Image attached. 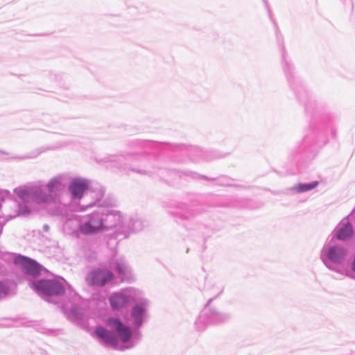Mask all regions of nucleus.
Here are the masks:
<instances>
[{
    "label": "nucleus",
    "instance_id": "f257e3e1",
    "mask_svg": "<svg viewBox=\"0 0 355 355\" xmlns=\"http://www.w3.org/2000/svg\"><path fill=\"white\" fill-rule=\"evenodd\" d=\"M276 37L282 53V64L290 87L299 101L304 102V109L309 123L302 140L303 149L314 152L322 148L329 142V134L336 137V129L332 123L336 116L330 112L323 103L309 96L301 79L296 76L295 69L290 62L283 44L282 35L276 29Z\"/></svg>",
    "mask_w": 355,
    "mask_h": 355
},
{
    "label": "nucleus",
    "instance_id": "f03ea898",
    "mask_svg": "<svg viewBox=\"0 0 355 355\" xmlns=\"http://www.w3.org/2000/svg\"><path fill=\"white\" fill-rule=\"evenodd\" d=\"M130 311V322L132 327L123 324L117 318H109L107 325L112 329L107 330L99 326L95 329L96 336L100 338L105 346H110L114 349L124 351L135 347L141 340L142 334L139 329L148 320V309L149 300L147 298L138 296V300L134 302Z\"/></svg>",
    "mask_w": 355,
    "mask_h": 355
},
{
    "label": "nucleus",
    "instance_id": "7ed1b4c3",
    "mask_svg": "<svg viewBox=\"0 0 355 355\" xmlns=\"http://www.w3.org/2000/svg\"><path fill=\"white\" fill-rule=\"evenodd\" d=\"M139 145L145 149L144 153L108 155L103 158V161L109 163L111 167H114L125 173L132 171L141 175H151L153 173H157L159 176H163L164 172L161 169L157 168L148 160L145 154H155L168 146V144L142 141L139 142Z\"/></svg>",
    "mask_w": 355,
    "mask_h": 355
},
{
    "label": "nucleus",
    "instance_id": "20e7f679",
    "mask_svg": "<svg viewBox=\"0 0 355 355\" xmlns=\"http://www.w3.org/2000/svg\"><path fill=\"white\" fill-rule=\"evenodd\" d=\"M348 248L340 243L329 242L323 246L320 251V259L324 265L330 270L345 275L352 279L355 276L342 265L348 254Z\"/></svg>",
    "mask_w": 355,
    "mask_h": 355
},
{
    "label": "nucleus",
    "instance_id": "39448f33",
    "mask_svg": "<svg viewBox=\"0 0 355 355\" xmlns=\"http://www.w3.org/2000/svg\"><path fill=\"white\" fill-rule=\"evenodd\" d=\"M89 181L80 178H73L69 185V191L73 199L80 200L84 196V202L87 198H91V201L80 204L81 211H85L95 205H103V203H101V200L105 194L104 189L100 188L96 191H92L89 189Z\"/></svg>",
    "mask_w": 355,
    "mask_h": 355
},
{
    "label": "nucleus",
    "instance_id": "423d86ee",
    "mask_svg": "<svg viewBox=\"0 0 355 355\" xmlns=\"http://www.w3.org/2000/svg\"><path fill=\"white\" fill-rule=\"evenodd\" d=\"M64 278L59 279H41L33 283V288L42 296L46 301L56 303L51 300L53 297H59L63 295L66 291Z\"/></svg>",
    "mask_w": 355,
    "mask_h": 355
},
{
    "label": "nucleus",
    "instance_id": "0eeeda50",
    "mask_svg": "<svg viewBox=\"0 0 355 355\" xmlns=\"http://www.w3.org/2000/svg\"><path fill=\"white\" fill-rule=\"evenodd\" d=\"M213 300L214 297H211L208 300L196 321V327L198 331H204L208 325L225 322L231 317L230 314L227 313L220 312L216 308L209 306V304Z\"/></svg>",
    "mask_w": 355,
    "mask_h": 355
},
{
    "label": "nucleus",
    "instance_id": "6e6552de",
    "mask_svg": "<svg viewBox=\"0 0 355 355\" xmlns=\"http://www.w3.org/2000/svg\"><path fill=\"white\" fill-rule=\"evenodd\" d=\"M43 184H38L29 188H15L14 193L24 203L35 202L37 204L51 202L54 200L53 194L46 192L43 189Z\"/></svg>",
    "mask_w": 355,
    "mask_h": 355
},
{
    "label": "nucleus",
    "instance_id": "1a4fd4ad",
    "mask_svg": "<svg viewBox=\"0 0 355 355\" xmlns=\"http://www.w3.org/2000/svg\"><path fill=\"white\" fill-rule=\"evenodd\" d=\"M103 214L100 207L91 214L82 216L78 225V230L83 235L92 236L104 232Z\"/></svg>",
    "mask_w": 355,
    "mask_h": 355
},
{
    "label": "nucleus",
    "instance_id": "9d476101",
    "mask_svg": "<svg viewBox=\"0 0 355 355\" xmlns=\"http://www.w3.org/2000/svg\"><path fill=\"white\" fill-rule=\"evenodd\" d=\"M139 295H141L139 290L130 287L112 293L108 300L113 310L120 311L130 303L137 301Z\"/></svg>",
    "mask_w": 355,
    "mask_h": 355
},
{
    "label": "nucleus",
    "instance_id": "9b49d317",
    "mask_svg": "<svg viewBox=\"0 0 355 355\" xmlns=\"http://www.w3.org/2000/svg\"><path fill=\"white\" fill-rule=\"evenodd\" d=\"M202 212L198 207H189L184 202L173 203L168 209V214L176 222L182 220H197Z\"/></svg>",
    "mask_w": 355,
    "mask_h": 355
},
{
    "label": "nucleus",
    "instance_id": "f8f14e48",
    "mask_svg": "<svg viewBox=\"0 0 355 355\" xmlns=\"http://www.w3.org/2000/svg\"><path fill=\"white\" fill-rule=\"evenodd\" d=\"M68 297L71 306L68 309L67 305L64 304V313L68 320L78 323L83 320L85 313V309L83 307V300L80 295L71 288L68 289Z\"/></svg>",
    "mask_w": 355,
    "mask_h": 355
},
{
    "label": "nucleus",
    "instance_id": "ddd939ff",
    "mask_svg": "<svg viewBox=\"0 0 355 355\" xmlns=\"http://www.w3.org/2000/svg\"><path fill=\"white\" fill-rule=\"evenodd\" d=\"M114 279V274L111 270L103 267H96L87 273L85 281L89 286L103 287Z\"/></svg>",
    "mask_w": 355,
    "mask_h": 355
},
{
    "label": "nucleus",
    "instance_id": "4468645a",
    "mask_svg": "<svg viewBox=\"0 0 355 355\" xmlns=\"http://www.w3.org/2000/svg\"><path fill=\"white\" fill-rule=\"evenodd\" d=\"M352 214V212L346 216L332 232L331 242H333L334 239L340 241H347L352 239L354 234L353 225L349 221L344 222V220L348 219Z\"/></svg>",
    "mask_w": 355,
    "mask_h": 355
},
{
    "label": "nucleus",
    "instance_id": "2eb2a0df",
    "mask_svg": "<svg viewBox=\"0 0 355 355\" xmlns=\"http://www.w3.org/2000/svg\"><path fill=\"white\" fill-rule=\"evenodd\" d=\"M103 205H98L101 209V213L103 214V229L104 232L116 227L121 222V215L119 211L108 209L105 207L107 204L105 202H101Z\"/></svg>",
    "mask_w": 355,
    "mask_h": 355
},
{
    "label": "nucleus",
    "instance_id": "dca6fc26",
    "mask_svg": "<svg viewBox=\"0 0 355 355\" xmlns=\"http://www.w3.org/2000/svg\"><path fill=\"white\" fill-rule=\"evenodd\" d=\"M14 263L22 267V270L27 275L37 277L40 274V265L34 259L28 257L16 254L14 257Z\"/></svg>",
    "mask_w": 355,
    "mask_h": 355
},
{
    "label": "nucleus",
    "instance_id": "f3484780",
    "mask_svg": "<svg viewBox=\"0 0 355 355\" xmlns=\"http://www.w3.org/2000/svg\"><path fill=\"white\" fill-rule=\"evenodd\" d=\"M112 268L121 281H129L132 277V271L126 261L119 259L112 263Z\"/></svg>",
    "mask_w": 355,
    "mask_h": 355
},
{
    "label": "nucleus",
    "instance_id": "a211bd4d",
    "mask_svg": "<svg viewBox=\"0 0 355 355\" xmlns=\"http://www.w3.org/2000/svg\"><path fill=\"white\" fill-rule=\"evenodd\" d=\"M181 150L185 151L187 155L193 161H198V158L195 157L196 155L197 156L201 157L202 159L209 161L214 159H218L220 157L216 155L209 156L208 155V152H204L202 149H199L196 147H189V148H185L184 147H180Z\"/></svg>",
    "mask_w": 355,
    "mask_h": 355
},
{
    "label": "nucleus",
    "instance_id": "6ab92c4d",
    "mask_svg": "<svg viewBox=\"0 0 355 355\" xmlns=\"http://www.w3.org/2000/svg\"><path fill=\"white\" fill-rule=\"evenodd\" d=\"M66 176L63 175H58L49 180L46 184V187L49 193L53 194V198L55 197V192L62 189L66 185Z\"/></svg>",
    "mask_w": 355,
    "mask_h": 355
},
{
    "label": "nucleus",
    "instance_id": "aec40b11",
    "mask_svg": "<svg viewBox=\"0 0 355 355\" xmlns=\"http://www.w3.org/2000/svg\"><path fill=\"white\" fill-rule=\"evenodd\" d=\"M145 224L144 221L140 218H130L128 222L129 232L126 231L122 234L123 238H126L130 232H137L143 230Z\"/></svg>",
    "mask_w": 355,
    "mask_h": 355
},
{
    "label": "nucleus",
    "instance_id": "412c9836",
    "mask_svg": "<svg viewBox=\"0 0 355 355\" xmlns=\"http://www.w3.org/2000/svg\"><path fill=\"white\" fill-rule=\"evenodd\" d=\"M319 182L315 180L308 183H299L290 189L291 191L297 193H304L316 188Z\"/></svg>",
    "mask_w": 355,
    "mask_h": 355
},
{
    "label": "nucleus",
    "instance_id": "4be33fe9",
    "mask_svg": "<svg viewBox=\"0 0 355 355\" xmlns=\"http://www.w3.org/2000/svg\"><path fill=\"white\" fill-rule=\"evenodd\" d=\"M178 173H179V176L180 178H188L193 180H198V179H204V180H209V177L204 175H200L197 173L196 172L185 170V171H178Z\"/></svg>",
    "mask_w": 355,
    "mask_h": 355
},
{
    "label": "nucleus",
    "instance_id": "5701e85b",
    "mask_svg": "<svg viewBox=\"0 0 355 355\" xmlns=\"http://www.w3.org/2000/svg\"><path fill=\"white\" fill-rule=\"evenodd\" d=\"M208 180L215 181L216 184L219 186H232L231 183L232 179L225 175H221L216 178H209Z\"/></svg>",
    "mask_w": 355,
    "mask_h": 355
},
{
    "label": "nucleus",
    "instance_id": "b1692460",
    "mask_svg": "<svg viewBox=\"0 0 355 355\" xmlns=\"http://www.w3.org/2000/svg\"><path fill=\"white\" fill-rule=\"evenodd\" d=\"M10 291L8 283L6 281H0V300L5 298Z\"/></svg>",
    "mask_w": 355,
    "mask_h": 355
},
{
    "label": "nucleus",
    "instance_id": "393cba45",
    "mask_svg": "<svg viewBox=\"0 0 355 355\" xmlns=\"http://www.w3.org/2000/svg\"><path fill=\"white\" fill-rule=\"evenodd\" d=\"M18 211H19V214L25 216V215L30 214L31 210L26 205L19 204L18 205Z\"/></svg>",
    "mask_w": 355,
    "mask_h": 355
},
{
    "label": "nucleus",
    "instance_id": "a878e982",
    "mask_svg": "<svg viewBox=\"0 0 355 355\" xmlns=\"http://www.w3.org/2000/svg\"><path fill=\"white\" fill-rule=\"evenodd\" d=\"M41 153V151L39 150H37L34 152H32L31 153H29L28 155H26L25 156L24 158V159H33V158H35L36 157H37Z\"/></svg>",
    "mask_w": 355,
    "mask_h": 355
},
{
    "label": "nucleus",
    "instance_id": "bb28decb",
    "mask_svg": "<svg viewBox=\"0 0 355 355\" xmlns=\"http://www.w3.org/2000/svg\"><path fill=\"white\" fill-rule=\"evenodd\" d=\"M351 270L353 272L355 273V256L354 257V259L351 263Z\"/></svg>",
    "mask_w": 355,
    "mask_h": 355
},
{
    "label": "nucleus",
    "instance_id": "cd10ccee",
    "mask_svg": "<svg viewBox=\"0 0 355 355\" xmlns=\"http://www.w3.org/2000/svg\"><path fill=\"white\" fill-rule=\"evenodd\" d=\"M345 3L348 4L349 6L353 8V2L352 0H345Z\"/></svg>",
    "mask_w": 355,
    "mask_h": 355
},
{
    "label": "nucleus",
    "instance_id": "c85d7f7f",
    "mask_svg": "<svg viewBox=\"0 0 355 355\" xmlns=\"http://www.w3.org/2000/svg\"><path fill=\"white\" fill-rule=\"evenodd\" d=\"M43 230H44V232H47V231H49V225H44L43 226Z\"/></svg>",
    "mask_w": 355,
    "mask_h": 355
},
{
    "label": "nucleus",
    "instance_id": "c756f323",
    "mask_svg": "<svg viewBox=\"0 0 355 355\" xmlns=\"http://www.w3.org/2000/svg\"><path fill=\"white\" fill-rule=\"evenodd\" d=\"M53 331L50 329H46L44 331H42L44 334H51Z\"/></svg>",
    "mask_w": 355,
    "mask_h": 355
},
{
    "label": "nucleus",
    "instance_id": "7c9ffc66",
    "mask_svg": "<svg viewBox=\"0 0 355 355\" xmlns=\"http://www.w3.org/2000/svg\"><path fill=\"white\" fill-rule=\"evenodd\" d=\"M198 98H199L200 100H202V99L205 98V97H204L203 96H198Z\"/></svg>",
    "mask_w": 355,
    "mask_h": 355
},
{
    "label": "nucleus",
    "instance_id": "2f4dec72",
    "mask_svg": "<svg viewBox=\"0 0 355 355\" xmlns=\"http://www.w3.org/2000/svg\"><path fill=\"white\" fill-rule=\"evenodd\" d=\"M119 234H121L119 232H117V233H116V239H118V238H119Z\"/></svg>",
    "mask_w": 355,
    "mask_h": 355
},
{
    "label": "nucleus",
    "instance_id": "473e14b6",
    "mask_svg": "<svg viewBox=\"0 0 355 355\" xmlns=\"http://www.w3.org/2000/svg\"><path fill=\"white\" fill-rule=\"evenodd\" d=\"M222 292H223V290L221 289V290L218 292V295H220Z\"/></svg>",
    "mask_w": 355,
    "mask_h": 355
}]
</instances>
